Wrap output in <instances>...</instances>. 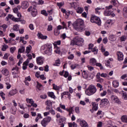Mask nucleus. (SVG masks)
I'll list each match as a JSON object with an SVG mask.
<instances>
[{"mask_svg": "<svg viewBox=\"0 0 127 127\" xmlns=\"http://www.w3.org/2000/svg\"><path fill=\"white\" fill-rule=\"evenodd\" d=\"M36 84H37V86H36L37 89H38L39 91H41V90L42 89V85L39 83L38 81L36 82Z\"/></svg>", "mask_w": 127, "mask_h": 127, "instance_id": "nucleus-39", "label": "nucleus"}, {"mask_svg": "<svg viewBox=\"0 0 127 127\" xmlns=\"http://www.w3.org/2000/svg\"><path fill=\"white\" fill-rule=\"evenodd\" d=\"M27 11L30 12L31 11V14L33 16H36L37 15V9L34 7L30 6L28 8Z\"/></svg>", "mask_w": 127, "mask_h": 127, "instance_id": "nucleus-9", "label": "nucleus"}, {"mask_svg": "<svg viewBox=\"0 0 127 127\" xmlns=\"http://www.w3.org/2000/svg\"><path fill=\"white\" fill-rule=\"evenodd\" d=\"M120 86V82L118 80H114L113 81V87L114 88H118Z\"/></svg>", "mask_w": 127, "mask_h": 127, "instance_id": "nucleus-31", "label": "nucleus"}, {"mask_svg": "<svg viewBox=\"0 0 127 127\" xmlns=\"http://www.w3.org/2000/svg\"><path fill=\"white\" fill-rule=\"evenodd\" d=\"M48 95L49 97L52 98L53 99H56V96L54 95V93L53 92H49L48 93Z\"/></svg>", "mask_w": 127, "mask_h": 127, "instance_id": "nucleus-37", "label": "nucleus"}, {"mask_svg": "<svg viewBox=\"0 0 127 127\" xmlns=\"http://www.w3.org/2000/svg\"><path fill=\"white\" fill-rule=\"evenodd\" d=\"M111 0L113 4L115 6L117 5L118 3H119V1H118V0Z\"/></svg>", "mask_w": 127, "mask_h": 127, "instance_id": "nucleus-64", "label": "nucleus"}, {"mask_svg": "<svg viewBox=\"0 0 127 127\" xmlns=\"http://www.w3.org/2000/svg\"><path fill=\"white\" fill-rule=\"evenodd\" d=\"M84 24V20L78 19L76 20V23L74 25V27L76 30L82 29L83 28V25Z\"/></svg>", "mask_w": 127, "mask_h": 127, "instance_id": "nucleus-4", "label": "nucleus"}, {"mask_svg": "<svg viewBox=\"0 0 127 127\" xmlns=\"http://www.w3.org/2000/svg\"><path fill=\"white\" fill-rule=\"evenodd\" d=\"M109 39L110 41L114 42L117 40V36L114 34H111L109 36Z\"/></svg>", "mask_w": 127, "mask_h": 127, "instance_id": "nucleus-25", "label": "nucleus"}, {"mask_svg": "<svg viewBox=\"0 0 127 127\" xmlns=\"http://www.w3.org/2000/svg\"><path fill=\"white\" fill-rule=\"evenodd\" d=\"M61 52L60 48H58V47H55V53H57V54H60Z\"/></svg>", "mask_w": 127, "mask_h": 127, "instance_id": "nucleus-47", "label": "nucleus"}, {"mask_svg": "<svg viewBox=\"0 0 127 127\" xmlns=\"http://www.w3.org/2000/svg\"><path fill=\"white\" fill-rule=\"evenodd\" d=\"M53 29V26H52V25L51 24L48 25L47 30L48 31H52Z\"/></svg>", "mask_w": 127, "mask_h": 127, "instance_id": "nucleus-50", "label": "nucleus"}, {"mask_svg": "<svg viewBox=\"0 0 127 127\" xmlns=\"http://www.w3.org/2000/svg\"><path fill=\"white\" fill-rule=\"evenodd\" d=\"M109 104V100L107 98L103 99L101 100L100 106L101 107H104L106 105H108Z\"/></svg>", "mask_w": 127, "mask_h": 127, "instance_id": "nucleus-15", "label": "nucleus"}, {"mask_svg": "<svg viewBox=\"0 0 127 127\" xmlns=\"http://www.w3.org/2000/svg\"><path fill=\"white\" fill-rule=\"evenodd\" d=\"M20 18H16L13 17V21H14L15 22H19L20 21Z\"/></svg>", "mask_w": 127, "mask_h": 127, "instance_id": "nucleus-58", "label": "nucleus"}, {"mask_svg": "<svg viewBox=\"0 0 127 127\" xmlns=\"http://www.w3.org/2000/svg\"><path fill=\"white\" fill-rule=\"evenodd\" d=\"M84 43V39L80 36L75 37L70 42V45H81Z\"/></svg>", "mask_w": 127, "mask_h": 127, "instance_id": "nucleus-2", "label": "nucleus"}, {"mask_svg": "<svg viewBox=\"0 0 127 127\" xmlns=\"http://www.w3.org/2000/svg\"><path fill=\"white\" fill-rule=\"evenodd\" d=\"M60 64H61L60 59H58L56 61V63L54 64V66H60Z\"/></svg>", "mask_w": 127, "mask_h": 127, "instance_id": "nucleus-45", "label": "nucleus"}, {"mask_svg": "<svg viewBox=\"0 0 127 127\" xmlns=\"http://www.w3.org/2000/svg\"><path fill=\"white\" fill-rule=\"evenodd\" d=\"M0 96L2 98V100H5V94L2 91L0 92Z\"/></svg>", "mask_w": 127, "mask_h": 127, "instance_id": "nucleus-56", "label": "nucleus"}, {"mask_svg": "<svg viewBox=\"0 0 127 127\" xmlns=\"http://www.w3.org/2000/svg\"><path fill=\"white\" fill-rule=\"evenodd\" d=\"M47 105V111H49L52 109V101L51 100H47L45 103Z\"/></svg>", "mask_w": 127, "mask_h": 127, "instance_id": "nucleus-19", "label": "nucleus"}, {"mask_svg": "<svg viewBox=\"0 0 127 127\" xmlns=\"http://www.w3.org/2000/svg\"><path fill=\"white\" fill-rule=\"evenodd\" d=\"M110 100L112 102L116 103V104H121V101H120L119 97L116 95H112L110 97Z\"/></svg>", "mask_w": 127, "mask_h": 127, "instance_id": "nucleus-11", "label": "nucleus"}, {"mask_svg": "<svg viewBox=\"0 0 127 127\" xmlns=\"http://www.w3.org/2000/svg\"><path fill=\"white\" fill-rule=\"evenodd\" d=\"M89 63L92 66H97L100 67V70H104V67L102 66L101 63H97V60L95 58H92L90 60Z\"/></svg>", "mask_w": 127, "mask_h": 127, "instance_id": "nucleus-5", "label": "nucleus"}, {"mask_svg": "<svg viewBox=\"0 0 127 127\" xmlns=\"http://www.w3.org/2000/svg\"><path fill=\"white\" fill-rule=\"evenodd\" d=\"M41 50L47 55H51L52 54V44H47L42 46Z\"/></svg>", "mask_w": 127, "mask_h": 127, "instance_id": "nucleus-1", "label": "nucleus"}, {"mask_svg": "<svg viewBox=\"0 0 127 127\" xmlns=\"http://www.w3.org/2000/svg\"><path fill=\"white\" fill-rule=\"evenodd\" d=\"M121 95H122V98L123 99H124V100H127V93L124 92H123L122 94H121Z\"/></svg>", "mask_w": 127, "mask_h": 127, "instance_id": "nucleus-49", "label": "nucleus"}, {"mask_svg": "<svg viewBox=\"0 0 127 127\" xmlns=\"http://www.w3.org/2000/svg\"><path fill=\"white\" fill-rule=\"evenodd\" d=\"M54 34L56 36H58V35L60 34V31L58 29H55L54 30Z\"/></svg>", "mask_w": 127, "mask_h": 127, "instance_id": "nucleus-53", "label": "nucleus"}, {"mask_svg": "<svg viewBox=\"0 0 127 127\" xmlns=\"http://www.w3.org/2000/svg\"><path fill=\"white\" fill-rule=\"evenodd\" d=\"M118 61H123L124 60V54L122 52L118 51L116 53Z\"/></svg>", "mask_w": 127, "mask_h": 127, "instance_id": "nucleus-14", "label": "nucleus"}, {"mask_svg": "<svg viewBox=\"0 0 127 127\" xmlns=\"http://www.w3.org/2000/svg\"><path fill=\"white\" fill-rule=\"evenodd\" d=\"M16 111H17V108L15 106H11L10 108V113L12 115H15L16 114Z\"/></svg>", "mask_w": 127, "mask_h": 127, "instance_id": "nucleus-28", "label": "nucleus"}, {"mask_svg": "<svg viewBox=\"0 0 127 127\" xmlns=\"http://www.w3.org/2000/svg\"><path fill=\"white\" fill-rule=\"evenodd\" d=\"M5 85L6 89H7V90H9V89L11 88V84H10V83H9V82H5Z\"/></svg>", "mask_w": 127, "mask_h": 127, "instance_id": "nucleus-41", "label": "nucleus"}, {"mask_svg": "<svg viewBox=\"0 0 127 127\" xmlns=\"http://www.w3.org/2000/svg\"><path fill=\"white\" fill-rule=\"evenodd\" d=\"M57 4L58 6H59L60 7H62V6L64 5V2H58Z\"/></svg>", "mask_w": 127, "mask_h": 127, "instance_id": "nucleus-63", "label": "nucleus"}, {"mask_svg": "<svg viewBox=\"0 0 127 127\" xmlns=\"http://www.w3.org/2000/svg\"><path fill=\"white\" fill-rule=\"evenodd\" d=\"M51 120H52L51 117H50V116H48L44 118L41 123L42 127H46L47 125H48V124H49V123L51 122Z\"/></svg>", "mask_w": 127, "mask_h": 127, "instance_id": "nucleus-7", "label": "nucleus"}, {"mask_svg": "<svg viewBox=\"0 0 127 127\" xmlns=\"http://www.w3.org/2000/svg\"><path fill=\"white\" fill-rule=\"evenodd\" d=\"M37 64L38 65H42L43 62H44V58L42 57H39L36 59Z\"/></svg>", "mask_w": 127, "mask_h": 127, "instance_id": "nucleus-20", "label": "nucleus"}, {"mask_svg": "<svg viewBox=\"0 0 127 127\" xmlns=\"http://www.w3.org/2000/svg\"><path fill=\"white\" fill-rule=\"evenodd\" d=\"M90 21L92 23H96L97 25H101L102 22L101 19L96 16L92 15L90 18Z\"/></svg>", "mask_w": 127, "mask_h": 127, "instance_id": "nucleus-6", "label": "nucleus"}, {"mask_svg": "<svg viewBox=\"0 0 127 127\" xmlns=\"http://www.w3.org/2000/svg\"><path fill=\"white\" fill-rule=\"evenodd\" d=\"M29 63V60H28V59H27L26 61L23 63L22 66L23 70H26L27 69V66H28Z\"/></svg>", "mask_w": 127, "mask_h": 127, "instance_id": "nucleus-24", "label": "nucleus"}, {"mask_svg": "<svg viewBox=\"0 0 127 127\" xmlns=\"http://www.w3.org/2000/svg\"><path fill=\"white\" fill-rule=\"evenodd\" d=\"M87 67L88 68V70H89V71H93V70H94V67L90 65H87Z\"/></svg>", "mask_w": 127, "mask_h": 127, "instance_id": "nucleus-62", "label": "nucleus"}, {"mask_svg": "<svg viewBox=\"0 0 127 127\" xmlns=\"http://www.w3.org/2000/svg\"><path fill=\"white\" fill-rule=\"evenodd\" d=\"M32 49V47H31V46H30V45H29L28 46H27L26 47V53H27V54H29V53H30V52L31 51Z\"/></svg>", "mask_w": 127, "mask_h": 127, "instance_id": "nucleus-34", "label": "nucleus"}, {"mask_svg": "<svg viewBox=\"0 0 127 127\" xmlns=\"http://www.w3.org/2000/svg\"><path fill=\"white\" fill-rule=\"evenodd\" d=\"M16 50V48L15 47H13L10 48V52L11 53H14V51Z\"/></svg>", "mask_w": 127, "mask_h": 127, "instance_id": "nucleus-60", "label": "nucleus"}, {"mask_svg": "<svg viewBox=\"0 0 127 127\" xmlns=\"http://www.w3.org/2000/svg\"><path fill=\"white\" fill-rule=\"evenodd\" d=\"M75 10L77 13H79L81 14V13H82L83 11H84V8L78 6L77 8H76V9H75Z\"/></svg>", "mask_w": 127, "mask_h": 127, "instance_id": "nucleus-29", "label": "nucleus"}, {"mask_svg": "<svg viewBox=\"0 0 127 127\" xmlns=\"http://www.w3.org/2000/svg\"><path fill=\"white\" fill-rule=\"evenodd\" d=\"M70 5L71 6V7L72 8H74V9H76L77 8V3L76 2H71L69 3Z\"/></svg>", "mask_w": 127, "mask_h": 127, "instance_id": "nucleus-43", "label": "nucleus"}, {"mask_svg": "<svg viewBox=\"0 0 127 127\" xmlns=\"http://www.w3.org/2000/svg\"><path fill=\"white\" fill-rule=\"evenodd\" d=\"M123 14L124 16L127 17V7H125L123 9Z\"/></svg>", "mask_w": 127, "mask_h": 127, "instance_id": "nucleus-48", "label": "nucleus"}, {"mask_svg": "<svg viewBox=\"0 0 127 127\" xmlns=\"http://www.w3.org/2000/svg\"><path fill=\"white\" fill-rule=\"evenodd\" d=\"M121 121L123 123H126L127 124V115H123L121 117Z\"/></svg>", "mask_w": 127, "mask_h": 127, "instance_id": "nucleus-35", "label": "nucleus"}, {"mask_svg": "<svg viewBox=\"0 0 127 127\" xmlns=\"http://www.w3.org/2000/svg\"><path fill=\"white\" fill-rule=\"evenodd\" d=\"M0 27H1V28H3V31L4 32H5L6 30V28H7V26L6 24H3L0 26Z\"/></svg>", "mask_w": 127, "mask_h": 127, "instance_id": "nucleus-51", "label": "nucleus"}, {"mask_svg": "<svg viewBox=\"0 0 127 127\" xmlns=\"http://www.w3.org/2000/svg\"><path fill=\"white\" fill-rule=\"evenodd\" d=\"M41 14H43L45 16H47L48 15V13L46 12L45 9H43L41 12Z\"/></svg>", "mask_w": 127, "mask_h": 127, "instance_id": "nucleus-55", "label": "nucleus"}, {"mask_svg": "<svg viewBox=\"0 0 127 127\" xmlns=\"http://www.w3.org/2000/svg\"><path fill=\"white\" fill-rule=\"evenodd\" d=\"M113 61H114V59H113V58H109L108 60L106 61V65L107 67H110Z\"/></svg>", "mask_w": 127, "mask_h": 127, "instance_id": "nucleus-27", "label": "nucleus"}, {"mask_svg": "<svg viewBox=\"0 0 127 127\" xmlns=\"http://www.w3.org/2000/svg\"><path fill=\"white\" fill-rule=\"evenodd\" d=\"M92 106H93V111H98L99 107L98 106V104H97L95 102H93L92 103Z\"/></svg>", "mask_w": 127, "mask_h": 127, "instance_id": "nucleus-33", "label": "nucleus"}, {"mask_svg": "<svg viewBox=\"0 0 127 127\" xmlns=\"http://www.w3.org/2000/svg\"><path fill=\"white\" fill-rule=\"evenodd\" d=\"M114 93H116V94H120V95H121L122 94H123V92H124V91L123 90L120 91L118 89H114Z\"/></svg>", "mask_w": 127, "mask_h": 127, "instance_id": "nucleus-44", "label": "nucleus"}, {"mask_svg": "<svg viewBox=\"0 0 127 127\" xmlns=\"http://www.w3.org/2000/svg\"><path fill=\"white\" fill-rule=\"evenodd\" d=\"M77 123H79V125L81 127H89V125L87 122L84 120L79 119L77 120Z\"/></svg>", "mask_w": 127, "mask_h": 127, "instance_id": "nucleus-10", "label": "nucleus"}, {"mask_svg": "<svg viewBox=\"0 0 127 127\" xmlns=\"http://www.w3.org/2000/svg\"><path fill=\"white\" fill-rule=\"evenodd\" d=\"M19 68L17 66H15L12 69V74L13 75H15L16 74H19Z\"/></svg>", "mask_w": 127, "mask_h": 127, "instance_id": "nucleus-22", "label": "nucleus"}, {"mask_svg": "<svg viewBox=\"0 0 127 127\" xmlns=\"http://www.w3.org/2000/svg\"><path fill=\"white\" fill-rule=\"evenodd\" d=\"M8 56H9V54L8 53L5 54L3 57V59H4V60H7V59H8Z\"/></svg>", "mask_w": 127, "mask_h": 127, "instance_id": "nucleus-61", "label": "nucleus"}, {"mask_svg": "<svg viewBox=\"0 0 127 127\" xmlns=\"http://www.w3.org/2000/svg\"><path fill=\"white\" fill-rule=\"evenodd\" d=\"M97 92V88L93 85H90L85 90V94L87 96H92Z\"/></svg>", "mask_w": 127, "mask_h": 127, "instance_id": "nucleus-3", "label": "nucleus"}, {"mask_svg": "<svg viewBox=\"0 0 127 127\" xmlns=\"http://www.w3.org/2000/svg\"><path fill=\"white\" fill-rule=\"evenodd\" d=\"M13 17L14 16L10 14H8L7 16L5 17V20L6 21H8L9 19H11V20H13Z\"/></svg>", "mask_w": 127, "mask_h": 127, "instance_id": "nucleus-32", "label": "nucleus"}, {"mask_svg": "<svg viewBox=\"0 0 127 127\" xmlns=\"http://www.w3.org/2000/svg\"><path fill=\"white\" fill-rule=\"evenodd\" d=\"M13 30L14 31H18L19 30V25H18V24L14 25L13 26Z\"/></svg>", "mask_w": 127, "mask_h": 127, "instance_id": "nucleus-40", "label": "nucleus"}, {"mask_svg": "<svg viewBox=\"0 0 127 127\" xmlns=\"http://www.w3.org/2000/svg\"><path fill=\"white\" fill-rule=\"evenodd\" d=\"M92 52H94V54H98V49H97V47H95L92 50Z\"/></svg>", "mask_w": 127, "mask_h": 127, "instance_id": "nucleus-59", "label": "nucleus"}, {"mask_svg": "<svg viewBox=\"0 0 127 127\" xmlns=\"http://www.w3.org/2000/svg\"><path fill=\"white\" fill-rule=\"evenodd\" d=\"M3 39L6 44L9 43V45H16V42H15V40L11 38H9L7 40H6L5 38H3Z\"/></svg>", "mask_w": 127, "mask_h": 127, "instance_id": "nucleus-8", "label": "nucleus"}, {"mask_svg": "<svg viewBox=\"0 0 127 127\" xmlns=\"http://www.w3.org/2000/svg\"><path fill=\"white\" fill-rule=\"evenodd\" d=\"M107 94V91L104 90L102 92L100 93V96L105 97V96H106Z\"/></svg>", "mask_w": 127, "mask_h": 127, "instance_id": "nucleus-57", "label": "nucleus"}, {"mask_svg": "<svg viewBox=\"0 0 127 127\" xmlns=\"http://www.w3.org/2000/svg\"><path fill=\"white\" fill-rule=\"evenodd\" d=\"M82 75L83 78H84V79H88V78H90V75H89V71L83 70L82 72Z\"/></svg>", "mask_w": 127, "mask_h": 127, "instance_id": "nucleus-23", "label": "nucleus"}, {"mask_svg": "<svg viewBox=\"0 0 127 127\" xmlns=\"http://www.w3.org/2000/svg\"><path fill=\"white\" fill-rule=\"evenodd\" d=\"M101 9H102V8L100 7L95 8V13H96V14H100V12L99 10H101Z\"/></svg>", "mask_w": 127, "mask_h": 127, "instance_id": "nucleus-54", "label": "nucleus"}, {"mask_svg": "<svg viewBox=\"0 0 127 127\" xmlns=\"http://www.w3.org/2000/svg\"><path fill=\"white\" fill-rule=\"evenodd\" d=\"M56 117L57 118V122L59 125H60V121H62V122H64V121H66V119L64 117L61 116L59 113L57 114Z\"/></svg>", "mask_w": 127, "mask_h": 127, "instance_id": "nucleus-13", "label": "nucleus"}, {"mask_svg": "<svg viewBox=\"0 0 127 127\" xmlns=\"http://www.w3.org/2000/svg\"><path fill=\"white\" fill-rule=\"evenodd\" d=\"M1 72L3 75H4V76H8V75H9V72L6 68H3Z\"/></svg>", "mask_w": 127, "mask_h": 127, "instance_id": "nucleus-26", "label": "nucleus"}, {"mask_svg": "<svg viewBox=\"0 0 127 127\" xmlns=\"http://www.w3.org/2000/svg\"><path fill=\"white\" fill-rule=\"evenodd\" d=\"M26 102L27 104H30L31 105L32 107L34 108H37V104L34 103V101H33V99L26 98Z\"/></svg>", "mask_w": 127, "mask_h": 127, "instance_id": "nucleus-12", "label": "nucleus"}, {"mask_svg": "<svg viewBox=\"0 0 127 127\" xmlns=\"http://www.w3.org/2000/svg\"><path fill=\"white\" fill-rule=\"evenodd\" d=\"M25 51V47L23 46L20 47L18 49V52L19 53H23Z\"/></svg>", "mask_w": 127, "mask_h": 127, "instance_id": "nucleus-36", "label": "nucleus"}, {"mask_svg": "<svg viewBox=\"0 0 127 127\" xmlns=\"http://www.w3.org/2000/svg\"><path fill=\"white\" fill-rule=\"evenodd\" d=\"M8 49V46L7 45H3L2 46L1 51H6V49Z\"/></svg>", "mask_w": 127, "mask_h": 127, "instance_id": "nucleus-46", "label": "nucleus"}, {"mask_svg": "<svg viewBox=\"0 0 127 127\" xmlns=\"http://www.w3.org/2000/svg\"><path fill=\"white\" fill-rule=\"evenodd\" d=\"M96 79L97 82H99V83H103L104 82V79L101 77V73L98 72L96 74Z\"/></svg>", "mask_w": 127, "mask_h": 127, "instance_id": "nucleus-21", "label": "nucleus"}, {"mask_svg": "<svg viewBox=\"0 0 127 127\" xmlns=\"http://www.w3.org/2000/svg\"><path fill=\"white\" fill-rule=\"evenodd\" d=\"M17 93V89L14 88L11 90L9 93H8V97H12V96H14V95H16Z\"/></svg>", "mask_w": 127, "mask_h": 127, "instance_id": "nucleus-18", "label": "nucleus"}, {"mask_svg": "<svg viewBox=\"0 0 127 127\" xmlns=\"http://www.w3.org/2000/svg\"><path fill=\"white\" fill-rule=\"evenodd\" d=\"M104 14L105 16H110V15L115 16V14L113 13V11L110 10H105L104 12Z\"/></svg>", "mask_w": 127, "mask_h": 127, "instance_id": "nucleus-17", "label": "nucleus"}, {"mask_svg": "<svg viewBox=\"0 0 127 127\" xmlns=\"http://www.w3.org/2000/svg\"><path fill=\"white\" fill-rule=\"evenodd\" d=\"M127 40V36L126 35H123L120 37V41H126Z\"/></svg>", "mask_w": 127, "mask_h": 127, "instance_id": "nucleus-52", "label": "nucleus"}, {"mask_svg": "<svg viewBox=\"0 0 127 127\" xmlns=\"http://www.w3.org/2000/svg\"><path fill=\"white\" fill-rule=\"evenodd\" d=\"M100 77H102V78H107V79H109L110 78L108 74L105 73H100Z\"/></svg>", "mask_w": 127, "mask_h": 127, "instance_id": "nucleus-42", "label": "nucleus"}, {"mask_svg": "<svg viewBox=\"0 0 127 127\" xmlns=\"http://www.w3.org/2000/svg\"><path fill=\"white\" fill-rule=\"evenodd\" d=\"M37 36L39 39L45 40L47 39V36H44L42 35L41 33H38L37 34Z\"/></svg>", "mask_w": 127, "mask_h": 127, "instance_id": "nucleus-30", "label": "nucleus"}, {"mask_svg": "<svg viewBox=\"0 0 127 127\" xmlns=\"http://www.w3.org/2000/svg\"><path fill=\"white\" fill-rule=\"evenodd\" d=\"M53 86L54 90H56V91H59L61 90V86H58L57 85H55V84H53Z\"/></svg>", "mask_w": 127, "mask_h": 127, "instance_id": "nucleus-38", "label": "nucleus"}, {"mask_svg": "<svg viewBox=\"0 0 127 127\" xmlns=\"http://www.w3.org/2000/svg\"><path fill=\"white\" fill-rule=\"evenodd\" d=\"M29 6V3L27 1H23L21 2V7L22 9H26Z\"/></svg>", "mask_w": 127, "mask_h": 127, "instance_id": "nucleus-16", "label": "nucleus"}]
</instances>
